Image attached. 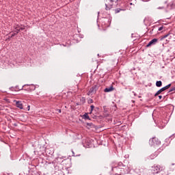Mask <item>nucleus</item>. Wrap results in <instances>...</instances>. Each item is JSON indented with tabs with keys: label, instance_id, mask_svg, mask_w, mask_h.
Instances as JSON below:
<instances>
[{
	"label": "nucleus",
	"instance_id": "nucleus-6",
	"mask_svg": "<svg viewBox=\"0 0 175 175\" xmlns=\"http://www.w3.org/2000/svg\"><path fill=\"white\" fill-rule=\"evenodd\" d=\"M111 91H114V88L112 86H110L109 88H106L104 90L105 92H111Z\"/></svg>",
	"mask_w": 175,
	"mask_h": 175
},
{
	"label": "nucleus",
	"instance_id": "nucleus-19",
	"mask_svg": "<svg viewBox=\"0 0 175 175\" xmlns=\"http://www.w3.org/2000/svg\"><path fill=\"white\" fill-rule=\"evenodd\" d=\"M167 36H169V34L164 35L163 36V39H166V38H167Z\"/></svg>",
	"mask_w": 175,
	"mask_h": 175
},
{
	"label": "nucleus",
	"instance_id": "nucleus-25",
	"mask_svg": "<svg viewBox=\"0 0 175 175\" xmlns=\"http://www.w3.org/2000/svg\"><path fill=\"white\" fill-rule=\"evenodd\" d=\"M90 109H95V106L91 105V106H90Z\"/></svg>",
	"mask_w": 175,
	"mask_h": 175
},
{
	"label": "nucleus",
	"instance_id": "nucleus-33",
	"mask_svg": "<svg viewBox=\"0 0 175 175\" xmlns=\"http://www.w3.org/2000/svg\"><path fill=\"white\" fill-rule=\"evenodd\" d=\"M130 5H132V3H130Z\"/></svg>",
	"mask_w": 175,
	"mask_h": 175
},
{
	"label": "nucleus",
	"instance_id": "nucleus-12",
	"mask_svg": "<svg viewBox=\"0 0 175 175\" xmlns=\"http://www.w3.org/2000/svg\"><path fill=\"white\" fill-rule=\"evenodd\" d=\"M80 103H81V105H84V103H85V97H81Z\"/></svg>",
	"mask_w": 175,
	"mask_h": 175
},
{
	"label": "nucleus",
	"instance_id": "nucleus-13",
	"mask_svg": "<svg viewBox=\"0 0 175 175\" xmlns=\"http://www.w3.org/2000/svg\"><path fill=\"white\" fill-rule=\"evenodd\" d=\"M156 85H157V87H162V81H157L156 82Z\"/></svg>",
	"mask_w": 175,
	"mask_h": 175
},
{
	"label": "nucleus",
	"instance_id": "nucleus-20",
	"mask_svg": "<svg viewBox=\"0 0 175 175\" xmlns=\"http://www.w3.org/2000/svg\"><path fill=\"white\" fill-rule=\"evenodd\" d=\"M173 91H175V88H172L170 90V92H172Z\"/></svg>",
	"mask_w": 175,
	"mask_h": 175
},
{
	"label": "nucleus",
	"instance_id": "nucleus-2",
	"mask_svg": "<svg viewBox=\"0 0 175 175\" xmlns=\"http://www.w3.org/2000/svg\"><path fill=\"white\" fill-rule=\"evenodd\" d=\"M165 170V167L163 166H161L159 165H154L152 167V171L153 174H158L161 173V172Z\"/></svg>",
	"mask_w": 175,
	"mask_h": 175
},
{
	"label": "nucleus",
	"instance_id": "nucleus-34",
	"mask_svg": "<svg viewBox=\"0 0 175 175\" xmlns=\"http://www.w3.org/2000/svg\"><path fill=\"white\" fill-rule=\"evenodd\" d=\"M98 57H99V54H98Z\"/></svg>",
	"mask_w": 175,
	"mask_h": 175
},
{
	"label": "nucleus",
	"instance_id": "nucleus-15",
	"mask_svg": "<svg viewBox=\"0 0 175 175\" xmlns=\"http://www.w3.org/2000/svg\"><path fill=\"white\" fill-rule=\"evenodd\" d=\"M121 10H124L121 8H117L115 10V13H120V12H121Z\"/></svg>",
	"mask_w": 175,
	"mask_h": 175
},
{
	"label": "nucleus",
	"instance_id": "nucleus-21",
	"mask_svg": "<svg viewBox=\"0 0 175 175\" xmlns=\"http://www.w3.org/2000/svg\"><path fill=\"white\" fill-rule=\"evenodd\" d=\"M25 29V27L24 26H21V31H24Z\"/></svg>",
	"mask_w": 175,
	"mask_h": 175
},
{
	"label": "nucleus",
	"instance_id": "nucleus-29",
	"mask_svg": "<svg viewBox=\"0 0 175 175\" xmlns=\"http://www.w3.org/2000/svg\"><path fill=\"white\" fill-rule=\"evenodd\" d=\"M159 99H162V96H159Z\"/></svg>",
	"mask_w": 175,
	"mask_h": 175
},
{
	"label": "nucleus",
	"instance_id": "nucleus-11",
	"mask_svg": "<svg viewBox=\"0 0 175 175\" xmlns=\"http://www.w3.org/2000/svg\"><path fill=\"white\" fill-rule=\"evenodd\" d=\"M21 30V26L17 25L16 27H15V32H16V33H18V32H20Z\"/></svg>",
	"mask_w": 175,
	"mask_h": 175
},
{
	"label": "nucleus",
	"instance_id": "nucleus-3",
	"mask_svg": "<svg viewBox=\"0 0 175 175\" xmlns=\"http://www.w3.org/2000/svg\"><path fill=\"white\" fill-rule=\"evenodd\" d=\"M149 144H150V146H158L161 144V141H159L158 138L154 137L150 139Z\"/></svg>",
	"mask_w": 175,
	"mask_h": 175
},
{
	"label": "nucleus",
	"instance_id": "nucleus-9",
	"mask_svg": "<svg viewBox=\"0 0 175 175\" xmlns=\"http://www.w3.org/2000/svg\"><path fill=\"white\" fill-rule=\"evenodd\" d=\"M27 86L29 87L27 88L29 91H35V90H36V87L35 86V85H30L29 86L27 85Z\"/></svg>",
	"mask_w": 175,
	"mask_h": 175
},
{
	"label": "nucleus",
	"instance_id": "nucleus-10",
	"mask_svg": "<svg viewBox=\"0 0 175 175\" xmlns=\"http://www.w3.org/2000/svg\"><path fill=\"white\" fill-rule=\"evenodd\" d=\"M103 21L104 23H105V27H109V25H110V23H111L110 20H108L107 18H104Z\"/></svg>",
	"mask_w": 175,
	"mask_h": 175
},
{
	"label": "nucleus",
	"instance_id": "nucleus-17",
	"mask_svg": "<svg viewBox=\"0 0 175 175\" xmlns=\"http://www.w3.org/2000/svg\"><path fill=\"white\" fill-rule=\"evenodd\" d=\"M155 154H151L150 157H149V158H150V159H154V158H155Z\"/></svg>",
	"mask_w": 175,
	"mask_h": 175
},
{
	"label": "nucleus",
	"instance_id": "nucleus-31",
	"mask_svg": "<svg viewBox=\"0 0 175 175\" xmlns=\"http://www.w3.org/2000/svg\"><path fill=\"white\" fill-rule=\"evenodd\" d=\"M111 1V2H114V0H110Z\"/></svg>",
	"mask_w": 175,
	"mask_h": 175
},
{
	"label": "nucleus",
	"instance_id": "nucleus-7",
	"mask_svg": "<svg viewBox=\"0 0 175 175\" xmlns=\"http://www.w3.org/2000/svg\"><path fill=\"white\" fill-rule=\"evenodd\" d=\"M163 91H166V89L165 87L158 90L157 93L154 94V96H158V95H159L161 92H163Z\"/></svg>",
	"mask_w": 175,
	"mask_h": 175
},
{
	"label": "nucleus",
	"instance_id": "nucleus-30",
	"mask_svg": "<svg viewBox=\"0 0 175 175\" xmlns=\"http://www.w3.org/2000/svg\"><path fill=\"white\" fill-rule=\"evenodd\" d=\"M58 113H61V109H57Z\"/></svg>",
	"mask_w": 175,
	"mask_h": 175
},
{
	"label": "nucleus",
	"instance_id": "nucleus-4",
	"mask_svg": "<svg viewBox=\"0 0 175 175\" xmlns=\"http://www.w3.org/2000/svg\"><path fill=\"white\" fill-rule=\"evenodd\" d=\"M94 94H96V85L92 87L88 92V95L89 96L91 95H94Z\"/></svg>",
	"mask_w": 175,
	"mask_h": 175
},
{
	"label": "nucleus",
	"instance_id": "nucleus-26",
	"mask_svg": "<svg viewBox=\"0 0 175 175\" xmlns=\"http://www.w3.org/2000/svg\"><path fill=\"white\" fill-rule=\"evenodd\" d=\"M29 109H31V107L29 105L27 106V110L29 111Z\"/></svg>",
	"mask_w": 175,
	"mask_h": 175
},
{
	"label": "nucleus",
	"instance_id": "nucleus-27",
	"mask_svg": "<svg viewBox=\"0 0 175 175\" xmlns=\"http://www.w3.org/2000/svg\"><path fill=\"white\" fill-rule=\"evenodd\" d=\"M92 111H94V109H91L90 114H91L92 113Z\"/></svg>",
	"mask_w": 175,
	"mask_h": 175
},
{
	"label": "nucleus",
	"instance_id": "nucleus-23",
	"mask_svg": "<svg viewBox=\"0 0 175 175\" xmlns=\"http://www.w3.org/2000/svg\"><path fill=\"white\" fill-rule=\"evenodd\" d=\"M162 29H163V26L160 27L158 29V31H162Z\"/></svg>",
	"mask_w": 175,
	"mask_h": 175
},
{
	"label": "nucleus",
	"instance_id": "nucleus-24",
	"mask_svg": "<svg viewBox=\"0 0 175 175\" xmlns=\"http://www.w3.org/2000/svg\"><path fill=\"white\" fill-rule=\"evenodd\" d=\"M17 35V32L12 34L11 38H13L14 36H16Z\"/></svg>",
	"mask_w": 175,
	"mask_h": 175
},
{
	"label": "nucleus",
	"instance_id": "nucleus-32",
	"mask_svg": "<svg viewBox=\"0 0 175 175\" xmlns=\"http://www.w3.org/2000/svg\"><path fill=\"white\" fill-rule=\"evenodd\" d=\"M72 154H73V155H75V152L72 151Z\"/></svg>",
	"mask_w": 175,
	"mask_h": 175
},
{
	"label": "nucleus",
	"instance_id": "nucleus-18",
	"mask_svg": "<svg viewBox=\"0 0 175 175\" xmlns=\"http://www.w3.org/2000/svg\"><path fill=\"white\" fill-rule=\"evenodd\" d=\"M88 103H94V100L90 98L88 101Z\"/></svg>",
	"mask_w": 175,
	"mask_h": 175
},
{
	"label": "nucleus",
	"instance_id": "nucleus-5",
	"mask_svg": "<svg viewBox=\"0 0 175 175\" xmlns=\"http://www.w3.org/2000/svg\"><path fill=\"white\" fill-rule=\"evenodd\" d=\"M157 43H158V38H154L148 43V44L146 45V47H151V46H154V44H157Z\"/></svg>",
	"mask_w": 175,
	"mask_h": 175
},
{
	"label": "nucleus",
	"instance_id": "nucleus-28",
	"mask_svg": "<svg viewBox=\"0 0 175 175\" xmlns=\"http://www.w3.org/2000/svg\"><path fill=\"white\" fill-rule=\"evenodd\" d=\"M158 9H164L163 7H159Z\"/></svg>",
	"mask_w": 175,
	"mask_h": 175
},
{
	"label": "nucleus",
	"instance_id": "nucleus-14",
	"mask_svg": "<svg viewBox=\"0 0 175 175\" xmlns=\"http://www.w3.org/2000/svg\"><path fill=\"white\" fill-rule=\"evenodd\" d=\"M83 118H84L85 120H91V119L90 118V116H88V113H85L83 115Z\"/></svg>",
	"mask_w": 175,
	"mask_h": 175
},
{
	"label": "nucleus",
	"instance_id": "nucleus-1",
	"mask_svg": "<svg viewBox=\"0 0 175 175\" xmlns=\"http://www.w3.org/2000/svg\"><path fill=\"white\" fill-rule=\"evenodd\" d=\"M122 165V163H119L118 165H111V170H112V174L113 175H122L124 174V168L121 167V165Z\"/></svg>",
	"mask_w": 175,
	"mask_h": 175
},
{
	"label": "nucleus",
	"instance_id": "nucleus-22",
	"mask_svg": "<svg viewBox=\"0 0 175 175\" xmlns=\"http://www.w3.org/2000/svg\"><path fill=\"white\" fill-rule=\"evenodd\" d=\"M106 5V10H110V7L107 6V4H105Z\"/></svg>",
	"mask_w": 175,
	"mask_h": 175
},
{
	"label": "nucleus",
	"instance_id": "nucleus-8",
	"mask_svg": "<svg viewBox=\"0 0 175 175\" xmlns=\"http://www.w3.org/2000/svg\"><path fill=\"white\" fill-rule=\"evenodd\" d=\"M16 107H18V109H23V103H21V101H16Z\"/></svg>",
	"mask_w": 175,
	"mask_h": 175
},
{
	"label": "nucleus",
	"instance_id": "nucleus-16",
	"mask_svg": "<svg viewBox=\"0 0 175 175\" xmlns=\"http://www.w3.org/2000/svg\"><path fill=\"white\" fill-rule=\"evenodd\" d=\"M172 86V84H168L167 85L165 86L164 88H165V90H167L168 88H170V87Z\"/></svg>",
	"mask_w": 175,
	"mask_h": 175
}]
</instances>
